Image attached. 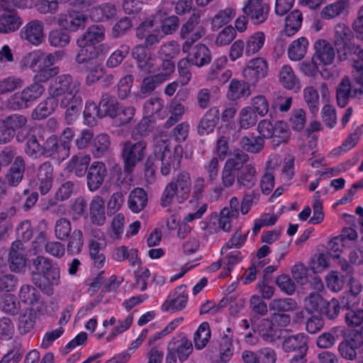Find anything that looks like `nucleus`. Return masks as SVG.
Listing matches in <instances>:
<instances>
[{"instance_id":"nucleus-1","label":"nucleus","mask_w":363,"mask_h":363,"mask_svg":"<svg viewBox=\"0 0 363 363\" xmlns=\"http://www.w3.org/2000/svg\"><path fill=\"white\" fill-rule=\"evenodd\" d=\"M28 270L34 284L40 289H50L60 281V267L48 257L38 255L28 264Z\"/></svg>"},{"instance_id":"nucleus-2","label":"nucleus","mask_w":363,"mask_h":363,"mask_svg":"<svg viewBox=\"0 0 363 363\" xmlns=\"http://www.w3.org/2000/svg\"><path fill=\"white\" fill-rule=\"evenodd\" d=\"M313 60L321 66L320 74L325 79L333 78L337 75V69L333 63L335 52L333 45L325 40H318L314 44Z\"/></svg>"},{"instance_id":"nucleus-3","label":"nucleus","mask_w":363,"mask_h":363,"mask_svg":"<svg viewBox=\"0 0 363 363\" xmlns=\"http://www.w3.org/2000/svg\"><path fill=\"white\" fill-rule=\"evenodd\" d=\"M80 89V83L74 81L72 75L69 74H60L55 77L50 84L49 94L55 99L62 97L60 102L63 105L67 104L68 100L79 96L77 95Z\"/></svg>"},{"instance_id":"nucleus-4","label":"nucleus","mask_w":363,"mask_h":363,"mask_svg":"<svg viewBox=\"0 0 363 363\" xmlns=\"http://www.w3.org/2000/svg\"><path fill=\"white\" fill-rule=\"evenodd\" d=\"M45 89L40 83H33L25 87L21 91L13 94L9 99V106L13 110L29 107L31 103L40 98Z\"/></svg>"},{"instance_id":"nucleus-5","label":"nucleus","mask_w":363,"mask_h":363,"mask_svg":"<svg viewBox=\"0 0 363 363\" xmlns=\"http://www.w3.org/2000/svg\"><path fill=\"white\" fill-rule=\"evenodd\" d=\"M200 18L201 16L199 13H193L182 26L180 37L185 40L182 45L183 52L191 50V46L204 35V30L199 25Z\"/></svg>"},{"instance_id":"nucleus-6","label":"nucleus","mask_w":363,"mask_h":363,"mask_svg":"<svg viewBox=\"0 0 363 363\" xmlns=\"http://www.w3.org/2000/svg\"><path fill=\"white\" fill-rule=\"evenodd\" d=\"M342 357L352 360L358 358V363H363V334L359 332L350 333L338 346Z\"/></svg>"},{"instance_id":"nucleus-7","label":"nucleus","mask_w":363,"mask_h":363,"mask_svg":"<svg viewBox=\"0 0 363 363\" xmlns=\"http://www.w3.org/2000/svg\"><path fill=\"white\" fill-rule=\"evenodd\" d=\"M334 43L337 52L343 56L357 52L359 48L355 47L354 35L350 28L344 23H339L335 28Z\"/></svg>"},{"instance_id":"nucleus-8","label":"nucleus","mask_w":363,"mask_h":363,"mask_svg":"<svg viewBox=\"0 0 363 363\" xmlns=\"http://www.w3.org/2000/svg\"><path fill=\"white\" fill-rule=\"evenodd\" d=\"M147 143L143 140L135 143L131 142L125 143L123 149L125 172L128 173L133 172L137 163L143 159Z\"/></svg>"},{"instance_id":"nucleus-9","label":"nucleus","mask_w":363,"mask_h":363,"mask_svg":"<svg viewBox=\"0 0 363 363\" xmlns=\"http://www.w3.org/2000/svg\"><path fill=\"white\" fill-rule=\"evenodd\" d=\"M268 62L263 57H255L249 60L243 69V77L245 81L252 86L265 78L268 73Z\"/></svg>"},{"instance_id":"nucleus-10","label":"nucleus","mask_w":363,"mask_h":363,"mask_svg":"<svg viewBox=\"0 0 363 363\" xmlns=\"http://www.w3.org/2000/svg\"><path fill=\"white\" fill-rule=\"evenodd\" d=\"M87 21L86 16L80 11L69 10L60 13L57 18L58 26L70 32H77L84 29Z\"/></svg>"},{"instance_id":"nucleus-11","label":"nucleus","mask_w":363,"mask_h":363,"mask_svg":"<svg viewBox=\"0 0 363 363\" xmlns=\"http://www.w3.org/2000/svg\"><path fill=\"white\" fill-rule=\"evenodd\" d=\"M269 11V6L262 0H248L243 7L244 13L254 25L265 22Z\"/></svg>"},{"instance_id":"nucleus-12","label":"nucleus","mask_w":363,"mask_h":363,"mask_svg":"<svg viewBox=\"0 0 363 363\" xmlns=\"http://www.w3.org/2000/svg\"><path fill=\"white\" fill-rule=\"evenodd\" d=\"M108 172L104 162L96 161L91 163L86 172V185L91 191L98 190L102 185Z\"/></svg>"},{"instance_id":"nucleus-13","label":"nucleus","mask_w":363,"mask_h":363,"mask_svg":"<svg viewBox=\"0 0 363 363\" xmlns=\"http://www.w3.org/2000/svg\"><path fill=\"white\" fill-rule=\"evenodd\" d=\"M20 36L33 45H40L44 40L43 23L38 20L28 22L21 30Z\"/></svg>"},{"instance_id":"nucleus-14","label":"nucleus","mask_w":363,"mask_h":363,"mask_svg":"<svg viewBox=\"0 0 363 363\" xmlns=\"http://www.w3.org/2000/svg\"><path fill=\"white\" fill-rule=\"evenodd\" d=\"M43 152L44 157L58 161H63L69 155V152L62 145L55 135H51L43 143Z\"/></svg>"},{"instance_id":"nucleus-15","label":"nucleus","mask_w":363,"mask_h":363,"mask_svg":"<svg viewBox=\"0 0 363 363\" xmlns=\"http://www.w3.org/2000/svg\"><path fill=\"white\" fill-rule=\"evenodd\" d=\"M186 59L191 62L192 65L198 67H202L208 65L211 61V54L208 48L202 43H199L194 46H191V50L187 52Z\"/></svg>"},{"instance_id":"nucleus-16","label":"nucleus","mask_w":363,"mask_h":363,"mask_svg":"<svg viewBox=\"0 0 363 363\" xmlns=\"http://www.w3.org/2000/svg\"><path fill=\"white\" fill-rule=\"evenodd\" d=\"M351 295L347 294L343 296L340 299L331 298L330 301H324L323 306L320 308V313L324 315L328 320L335 319L340 311H345V308L350 306V298Z\"/></svg>"},{"instance_id":"nucleus-17","label":"nucleus","mask_w":363,"mask_h":363,"mask_svg":"<svg viewBox=\"0 0 363 363\" xmlns=\"http://www.w3.org/2000/svg\"><path fill=\"white\" fill-rule=\"evenodd\" d=\"M132 56L137 61L138 67L140 71L148 74L155 73V60L146 47L135 46L133 49Z\"/></svg>"},{"instance_id":"nucleus-18","label":"nucleus","mask_w":363,"mask_h":363,"mask_svg":"<svg viewBox=\"0 0 363 363\" xmlns=\"http://www.w3.org/2000/svg\"><path fill=\"white\" fill-rule=\"evenodd\" d=\"M25 60L33 72L51 67L55 63V57L52 54H46L40 50L28 53Z\"/></svg>"},{"instance_id":"nucleus-19","label":"nucleus","mask_w":363,"mask_h":363,"mask_svg":"<svg viewBox=\"0 0 363 363\" xmlns=\"http://www.w3.org/2000/svg\"><path fill=\"white\" fill-rule=\"evenodd\" d=\"M228 62V59L225 56H220L216 58L211 64L206 77L208 80L216 81L217 80L220 83H225L231 77V72L230 70H225L224 72H221L225 68Z\"/></svg>"},{"instance_id":"nucleus-20","label":"nucleus","mask_w":363,"mask_h":363,"mask_svg":"<svg viewBox=\"0 0 363 363\" xmlns=\"http://www.w3.org/2000/svg\"><path fill=\"white\" fill-rule=\"evenodd\" d=\"M188 301V294L186 292V286L180 285L176 287L174 293L170 300H166L161 306L163 311H168L170 309L182 311L184 309Z\"/></svg>"},{"instance_id":"nucleus-21","label":"nucleus","mask_w":363,"mask_h":363,"mask_svg":"<svg viewBox=\"0 0 363 363\" xmlns=\"http://www.w3.org/2000/svg\"><path fill=\"white\" fill-rule=\"evenodd\" d=\"M104 27L101 25H91L83 35L77 39V44L79 47L94 46L104 39Z\"/></svg>"},{"instance_id":"nucleus-22","label":"nucleus","mask_w":363,"mask_h":363,"mask_svg":"<svg viewBox=\"0 0 363 363\" xmlns=\"http://www.w3.org/2000/svg\"><path fill=\"white\" fill-rule=\"evenodd\" d=\"M37 178L41 194H47L52 186L53 181V166L50 162H45L38 167Z\"/></svg>"},{"instance_id":"nucleus-23","label":"nucleus","mask_w":363,"mask_h":363,"mask_svg":"<svg viewBox=\"0 0 363 363\" xmlns=\"http://www.w3.org/2000/svg\"><path fill=\"white\" fill-rule=\"evenodd\" d=\"M167 351L173 352L175 356L177 354L178 359L183 362L188 359L189 354L192 352L193 345L191 341L185 336L179 340L174 338L169 342Z\"/></svg>"},{"instance_id":"nucleus-24","label":"nucleus","mask_w":363,"mask_h":363,"mask_svg":"<svg viewBox=\"0 0 363 363\" xmlns=\"http://www.w3.org/2000/svg\"><path fill=\"white\" fill-rule=\"evenodd\" d=\"M257 333L267 342H273L282 335V329L276 326L269 318L262 319L257 325Z\"/></svg>"},{"instance_id":"nucleus-25","label":"nucleus","mask_w":363,"mask_h":363,"mask_svg":"<svg viewBox=\"0 0 363 363\" xmlns=\"http://www.w3.org/2000/svg\"><path fill=\"white\" fill-rule=\"evenodd\" d=\"M58 104V99H55L49 94L33 109L31 113L32 118L37 121L45 119L55 112Z\"/></svg>"},{"instance_id":"nucleus-26","label":"nucleus","mask_w":363,"mask_h":363,"mask_svg":"<svg viewBox=\"0 0 363 363\" xmlns=\"http://www.w3.org/2000/svg\"><path fill=\"white\" fill-rule=\"evenodd\" d=\"M117 9L111 3H103L90 9L89 16L93 21L106 22L114 18Z\"/></svg>"},{"instance_id":"nucleus-27","label":"nucleus","mask_w":363,"mask_h":363,"mask_svg":"<svg viewBox=\"0 0 363 363\" xmlns=\"http://www.w3.org/2000/svg\"><path fill=\"white\" fill-rule=\"evenodd\" d=\"M359 94V87L358 89H352L350 79L348 77H345L336 91V101L337 105L341 107H345L352 96H356Z\"/></svg>"},{"instance_id":"nucleus-28","label":"nucleus","mask_w":363,"mask_h":363,"mask_svg":"<svg viewBox=\"0 0 363 363\" xmlns=\"http://www.w3.org/2000/svg\"><path fill=\"white\" fill-rule=\"evenodd\" d=\"M220 111L218 107L211 108L202 117L198 126L201 135H208L214 130L219 121Z\"/></svg>"},{"instance_id":"nucleus-29","label":"nucleus","mask_w":363,"mask_h":363,"mask_svg":"<svg viewBox=\"0 0 363 363\" xmlns=\"http://www.w3.org/2000/svg\"><path fill=\"white\" fill-rule=\"evenodd\" d=\"M164 102L161 98L152 97L147 101L143 106L145 117L144 121H148L162 119L164 117V113L162 112Z\"/></svg>"},{"instance_id":"nucleus-30","label":"nucleus","mask_w":363,"mask_h":363,"mask_svg":"<svg viewBox=\"0 0 363 363\" xmlns=\"http://www.w3.org/2000/svg\"><path fill=\"white\" fill-rule=\"evenodd\" d=\"M257 171L255 164H248L237 172V184L239 189H252L257 182Z\"/></svg>"},{"instance_id":"nucleus-31","label":"nucleus","mask_w":363,"mask_h":363,"mask_svg":"<svg viewBox=\"0 0 363 363\" xmlns=\"http://www.w3.org/2000/svg\"><path fill=\"white\" fill-rule=\"evenodd\" d=\"M284 352L306 353L308 347V336L304 333H298L286 338L282 344Z\"/></svg>"},{"instance_id":"nucleus-32","label":"nucleus","mask_w":363,"mask_h":363,"mask_svg":"<svg viewBox=\"0 0 363 363\" xmlns=\"http://www.w3.org/2000/svg\"><path fill=\"white\" fill-rule=\"evenodd\" d=\"M25 166V161L21 156L14 159L13 164L5 177V182L9 186H16L22 181Z\"/></svg>"},{"instance_id":"nucleus-33","label":"nucleus","mask_w":363,"mask_h":363,"mask_svg":"<svg viewBox=\"0 0 363 363\" xmlns=\"http://www.w3.org/2000/svg\"><path fill=\"white\" fill-rule=\"evenodd\" d=\"M91 157L89 155L79 153L72 156L67 163L69 172H74L78 177H84L89 169Z\"/></svg>"},{"instance_id":"nucleus-34","label":"nucleus","mask_w":363,"mask_h":363,"mask_svg":"<svg viewBox=\"0 0 363 363\" xmlns=\"http://www.w3.org/2000/svg\"><path fill=\"white\" fill-rule=\"evenodd\" d=\"M147 204V194L143 188L137 187L130 192L128 206L133 213H140L146 207Z\"/></svg>"},{"instance_id":"nucleus-35","label":"nucleus","mask_w":363,"mask_h":363,"mask_svg":"<svg viewBox=\"0 0 363 363\" xmlns=\"http://www.w3.org/2000/svg\"><path fill=\"white\" fill-rule=\"evenodd\" d=\"M101 118L108 117L111 119L116 116L118 108L121 105L117 99L108 94L104 93L99 101Z\"/></svg>"},{"instance_id":"nucleus-36","label":"nucleus","mask_w":363,"mask_h":363,"mask_svg":"<svg viewBox=\"0 0 363 363\" xmlns=\"http://www.w3.org/2000/svg\"><path fill=\"white\" fill-rule=\"evenodd\" d=\"M90 219L94 225L101 226L106 221L104 201L101 196L94 197L89 206Z\"/></svg>"},{"instance_id":"nucleus-37","label":"nucleus","mask_w":363,"mask_h":363,"mask_svg":"<svg viewBox=\"0 0 363 363\" xmlns=\"http://www.w3.org/2000/svg\"><path fill=\"white\" fill-rule=\"evenodd\" d=\"M235 347L233 345V335L224 334L220 340L218 352L219 359L213 363H228L233 357Z\"/></svg>"},{"instance_id":"nucleus-38","label":"nucleus","mask_w":363,"mask_h":363,"mask_svg":"<svg viewBox=\"0 0 363 363\" xmlns=\"http://www.w3.org/2000/svg\"><path fill=\"white\" fill-rule=\"evenodd\" d=\"M250 84L247 81L232 79L228 86V98L231 101H235L249 96L250 94Z\"/></svg>"},{"instance_id":"nucleus-39","label":"nucleus","mask_w":363,"mask_h":363,"mask_svg":"<svg viewBox=\"0 0 363 363\" xmlns=\"http://www.w3.org/2000/svg\"><path fill=\"white\" fill-rule=\"evenodd\" d=\"M303 14L299 10H294L285 18L284 34L288 37L295 35L301 28Z\"/></svg>"},{"instance_id":"nucleus-40","label":"nucleus","mask_w":363,"mask_h":363,"mask_svg":"<svg viewBox=\"0 0 363 363\" xmlns=\"http://www.w3.org/2000/svg\"><path fill=\"white\" fill-rule=\"evenodd\" d=\"M211 337V330L208 322H202L194 334L193 342L196 350H201L206 347Z\"/></svg>"},{"instance_id":"nucleus-41","label":"nucleus","mask_w":363,"mask_h":363,"mask_svg":"<svg viewBox=\"0 0 363 363\" xmlns=\"http://www.w3.org/2000/svg\"><path fill=\"white\" fill-rule=\"evenodd\" d=\"M176 185L178 194L177 201L182 203L189 197L191 191V177L190 174L187 172H180L177 178L176 182H174Z\"/></svg>"},{"instance_id":"nucleus-42","label":"nucleus","mask_w":363,"mask_h":363,"mask_svg":"<svg viewBox=\"0 0 363 363\" xmlns=\"http://www.w3.org/2000/svg\"><path fill=\"white\" fill-rule=\"evenodd\" d=\"M350 0H337L335 2L325 6L321 13L322 18L329 20L340 16L347 11Z\"/></svg>"},{"instance_id":"nucleus-43","label":"nucleus","mask_w":363,"mask_h":363,"mask_svg":"<svg viewBox=\"0 0 363 363\" xmlns=\"http://www.w3.org/2000/svg\"><path fill=\"white\" fill-rule=\"evenodd\" d=\"M21 24V18L16 13H4L0 16V33L16 31Z\"/></svg>"},{"instance_id":"nucleus-44","label":"nucleus","mask_w":363,"mask_h":363,"mask_svg":"<svg viewBox=\"0 0 363 363\" xmlns=\"http://www.w3.org/2000/svg\"><path fill=\"white\" fill-rule=\"evenodd\" d=\"M37 314L34 309L26 308L18 317V330L21 335H26L33 328L36 322Z\"/></svg>"},{"instance_id":"nucleus-45","label":"nucleus","mask_w":363,"mask_h":363,"mask_svg":"<svg viewBox=\"0 0 363 363\" xmlns=\"http://www.w3.org/2000/svg\"><path fill=\"white\" fill-rule=\"evenodd\" d=\"M265 35L263 32L257 31L252 34L245 42V54L250 57L257 53L264 46Z\"/></svg>"},{"instance_id":"nucleus-46","label":"nucleus","mask_w":363,"mask_h":363,"mask_svg":"<svg viewBox=\"0 0 363 363\" xmlns=\"http://www.w3.org/2000/svg\"><path fill=\"white\" fill-rule=\"evenodd\" d=\"M308 41L306 38L301 37L294 40L288 49V56L293 61H299L306 54Z\"/></svg>"},{"instance_id":"nucleus-47","label":"nucleus","mask_w":363,"mask_h":363,"mask_svg":"<svg viewBox=\"0 0 363 363\" xmlns=\"http://www.w3.org/2000/svg\"><path fill=\"white\" fill-rule=\"evenodd\" d=\"M138 252L137 249L131 248L129 250L127 247L122 245L113 250L112 257L115 261L120 262L128 259L129 264L131 266H135L140 262Z\"/></svg>"},{"instance_id":"nucleus-48","label":"nucleus","mask_w":363,"mask_h":363,"mask_svg":"<svg viewBox=\"0 0 363 363\" xmlns=\"http://www.w3.org/2000/svg\"><path fill=\"white\" fill-rule=\"evenodd\" d=\"M240 146L242 150L259 153L264 147V140L261 136H255L253 134L243 136L240 140Z\"/></svg>"},{"instance_id":"nucleus-49","label":"nucleus","mask_w":363,"mask_h":363,"mask_svg":"<svg viewBox=\"0 0 363 363\" xmlns=\"http://www.w3.org/2000/svg\"><path fill=\"white\" fill-rule=\"evenodd\" d=\"M67 104L63 105L60 103V107L66 108L65 119L67 123H72L79 116V112L82 108V99L81 96L68 100Z\"/></svg>"},{"instance_id":"nucleus-50","label":"nucleus","mask_w":363,"mask_h":363,"mask_svg":"<svg viewBox=\"0 0 363 363\" xmlns=\"http://www.w3.org/2000/svg\"><path fill=\"white\" fill-rule=\"evenodd\" d=\"M20 307V302L15 295L7 293L0 295V310L5 313L15 315L18 313Z\"/></svg>"},{"instance_id":"nucleus-51","label":"nucleus","mask_w":363,"mask_h":363,"mask_svg":"<svg viewBox=\"0 0 363 363\" xmlns=\"http://www.w3.org/2000/svg\"><path fill=\"white\" fill-rule=\"evenodd\" d=\"M135 108L130 106H119L116 116L112 119L113 124L121 127L130 123L133 121Z\"/></svg>"},{"instance_id":"nucleus-52","label":"nucleus","mask_w":363,"mask_h":363,"mask_svg":"<svg viewBox=\"0 0 363 363\" xmlns=\"http://www.w3.org/2000/svg\"><path fill=\"white\" fill-rule=\"evenodd\" d=\"M248 160L249 155L242 150L237 149L229 154L225 165L238 172L245 167Z\"/></svg>"},{"instance_id":"nucleus-53","label":"nucleus","mask_w":363,"mask_h":363,"mask_svg":"<svg viewBox=\"0 0 363 363\" xmlns=\"http://www.w3.org/2000/svg\"><path fill=\"white\" fill-rule=\"evenodd\" d=\"M290 129L286 123L279 121L274 124L273 143L278 146L282 143L286 142L290 138Z\"/></svg>"},{"instance_id":"nucleus-54","label":"nucleus","mask_w":363,"mask_h":363,"mask_svg":"<svg viewBox=\"0 0 363 363\" xmlns=\"http://www.w3.org/2000/svg\"><path fill=\"white\" fill-rule=\"evenodd\" d=\"M100 105H97L92 101H87L85 104L83 112L84 123L89 126H93L96 124V118H101Z\"/></svg>"},{"instance_id":"nucleus-55","label":"nucleus","mask_w":363,"mask_h":363,"mask_svg":"<svg viewBox=\"0 0 363 363\" xmlns=\"http://www.w3.org/2000/svg\"><path fill=\"white\" fill-rule=\"evenodd\" d=\"M26 154L33 159L43 156V144H40L37 136L32 135L28 137L25 144Z\"/></svg>"},{"instance_id":"nucleus-56","label":"nucleus","mask_w":363,"mask_h":363,"mask_svg":"<svg viewBox=\"0 0 363 363\" xmlns=\"http://www.w3.org/2000/svg\"><path fill=\"white\" fill-rule=\"evenodd\" d=\"M297 306L296 301L292 298H275L269 303L271 311L285 313L293 311Z\"/></svg>"},{"instance_id":"nucleus-57","label":"nucleus","mask_w":363,"mask_h":363,"mask_svg":"<svg viewBox=\"0 0 363 363\" xmlns=\"http://www.w3.org/2000/svg\"><path fill=\"white\" fill-rule=\"evenodd\" d=\"M236 15V11L232 8L220 10L212 19L211 25L213 30H218L228 24Z\"/></svg>"},{"instance_id":"nucleus-58","label":"nucleus","mask_w":363,"mask_h":363,"mask_svg":"<svg viewBox=\"0 0 363 363\" xmlns=\"http://www.w3.org/2000/svg\"><path fill=\"white\" fill-rule=\"evenodd\" d=\"M279 81L282 86L289 90L295 88L298 83L292 67L290 65H284L279 73Z\"/></svg>"},{"instance_id":"nucleus-59","label":"nucleus","mask_w":363,"mask_h":363,"mask_svg":"<svg viewBox=\"0 0 363 363\" xmlns=\"http://www.w3.org/2000/svg\"><path fill=\"white\" fill-rule=\"evenodd\" d=\"M40 297L39 291L29 284L22 285L19 291L21 301L28 305H33L38 302Z\"/></svg>"},{"instance_id":"nucleus-60","label":"nucleus","mask_w":363,"mask_h":363,"mask_svg":"<svg viewBox=\"0 0 363 363\" xmlns=\"http://www.w3.org/2000/svg\"><path fill=\"white\" fill-rule=\"evenodd\" d=\"M110 137L108 134L101 133L95 137L93 143V154L95 157H102L110 147Z\"/></svg>"},{"instance_id":"nucleus-61","label":"nucleus","mask_w":363,"mask_h":363,"mask_svg":"<svg viewBox=\"0 0 363 363\" xmlns=\"http://www.w3.org/2000/svg\"><path fill=\"white\" fill-rule=\"evenodd\" d=\"M84 246V238L82 231L75 229L69 235L67 244V252L70 255L79 254Z\"/></svg>"},{"instance_id":"nucleus-62","label":"nucleus","mask_w":363,"mask_h":363,"mask_svg":"<svg viewBox=\"0 0 363 363\" xmlns=\"http://www.w3.org/2000/svg\"><path fill=\"white\" fill-rule=\"evenodd\" d=\"M163 83L155 75L150 74L144 77L140 84V93L144 96L151 95L157 87Z\"/></svg>"},{"instance_id":"nucleus-63","label":"nucleus","mask_w":363,"mask_h":363,"mask_svg":"<svg viewBox=\"0 0 363 363\" xmlns=\"http://www.w3.org/2000/svg\"><path fill=\"white\" fill-rule=\"evenodd\" d=\"M48 42L52 47L65 48L70 42V35L62 30H52L49 33Z\"/></svg>"},{"instance_id":"nucleus-64","label":"nucleus","mask_w":363,"mask_h":363,"mask_svg":"<svg viewBox=\"0 0 363 363\" xmlns=\"http://www.w3.org/2000/svg\"><path fill=\"white\" fill-rule=\"evenodd\" d=\"M352 303L350 301V306L345 308V320L349 327H358L363 323V309L351 308Z\"/></svg>"}]
</instances>
